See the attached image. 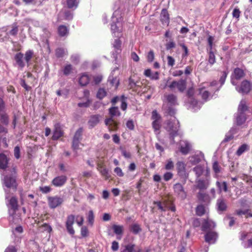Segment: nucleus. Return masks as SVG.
<instances>
[{
  "label": "nucleus",
  "instance_id": "nucleus-6",
  "mask_svg": "<svg viewBox=\"0 0 252 252\" xmlns=\"http://www.w3.org/2000/svg\"><path fill=\"white\" fill-rule=\"evenodd\" d=\"M210 185V178L205 179L199 178L195 181V187L201 191H204L208 189Z\"/></svg>",
  "mask_w": 252,
  "mask_h": 252
},
{
  "label": "nucleus",
  "instance_id": "nucleus-58",
  "mask_svg": "<svg viewBox=\"0 0 252 252\" xmlns=\"http://www.w3.org/2000/svg\"><path fill=\"white\" fill-rule=\"evenodd\" d=\"M154 57L155 55L153 51L151 50L149 52L147 55V58L148 61L149 62H152L154 59Z\"/></svg>",
  "mask_w": 252,
  "mask_h": 252
},
{
  "label": "nucleus",
  "instance_id": "nucleus-8",
  "mask_svg": "<svg viewBox=\"0 0 252 252\" xmlns=\"http://www.w3.org/2000/svg\"><path fill=\"white\" fill-rule=\"evenodd\" d=\"M63 201L62 198L58 196L48 197L49 206L52 209H54L61 205Z\"/></svg>",
  "mask_w": 252,
  "mask_h": 252
},
{
  "label": "nucleus",
  "instance_id": "nucleus-21",
  "mask_svg": "<svg viewBox=\"0 0 252 252\" xmlns=\"http://www.w3.org/2000/svg\"><path fill=\"white\" fill-rule=\"evenodd\" d=\"M154 203L157 205L158 209L161 211H165L169 208V202L165 200L163 201H155Z\"/></svg>",
  "mask_w": 252,
  "mask_h": 252
},
{
  "label": "nucleus",
  "instance_id": "nucleus-38",
  "mask_svg": "<svg viewBox=\"0 0 252 252\" xmlns=\"http://www.w3.org/2000/svg\"><path fill=\"white\" fill-rule=\"evenodd\" d=\"M130 231L134 234H137L141 231V229L138 224L133 223L130 226Z\"/></svg>",
  "mask_w": 252,
  "mask_h": 252
},
{
  "label": "nucleus",
  "instance_id": "nucleus-52",
  "mask_svg": "<svg viewBox=\"0 0 252 252\" xmlns=\"http://www.w3.org/2000/svg\"><path fill=\"white\" fill-rule=\"evenodd\" d=\"M106 94V92L103 89H99L97 93V97L99 99L103 98Z\"/></svg>",
  "mask_w": 252,
  "mask_h": 252
},
{
  "label": "nucleus",
  "instance_id": "nucleus-62",
  "mask_svg": "<svg viewBox=\"0 0 252 252\" xmlns=\"http://www.w3.org/2000/svg\"><path fill=\"white\" fill-rule=\"evenodd\" d=\"M80 141L79 140H76L74 138L73 139L72 146L74 150H76L78 149Z\"/></svg>",
  "mask_w": 252,
  "mask_h": 252
},
{
  "label": "nucleus",
  "instance_id": "nucleus-3",
  "mask_svg": "<svg viewBox=\"0 0 252 252\" xmlns=\"http://www.w3.org/2000/svg\"><path fill=\"white\" fill-rule=\"evenodd\" d=\"M122 17L119 11H115L112 16L111 30L114 36L119 37L122 31Z\"/></svg>",
  "mask_w": 252,
  "mask_h": 252
},
{
  "label": "nucleus",
  "instance_id": "nucleus-41",
  "mask_svg": "<svg viewBox=\"0 0 252 252\" xmlns=\"http://www.w3.org/2000/svg\"><path fill=\"white\" fill-rule=\"evenodd\" d=\"M33 55V52L32 50H28L26 52L24 59L28 64H29V62L32 58Z\"/></svg>",
  "mask_w": 252,
  "mask_h": 252
},
{
  "label": "nucleus",
  "instance_id": "nucleus-43",
  "mask_svg": "<svg viewBox=\"0 0 252 252\" xmlns=\"http://www.w3.org/2000/svg\"><path fill=\"white\" fill-rule=\"evenodd\" d=\"M94 214L92 210H90L88 213L87 220L89 224L92 225L94 222Z\"/></svg>",
  "mask_w": 252,
  "mask_h": 252
},
{
  "label": "nucleus",
  "instance_id": "nucleus-31",
  "mask_svg": "<svg viewBox=\"0 0 252 252\" xmlns=\"http://www.w3.org/2000/svg\"><path fill=\"white\" fill-rule=\"evenodd\" d=\"M197 198L199 200L207 202L209 201V195L204 191L200 190L197 193Z\"/></svg>",
  "mask_w": 252,
  "mask_h": 252
},
{
  "label": "nucleus",
  "instance_id": "nucleus-4",
  "mask_svg": "<svg viewBox=\"0 0 252 252\" xmlns=\"http://www.w3.org/2000/svg\"><path fill=\"white\" fill-rule=\"evenodd\" d=\"M179 127V123L175 118L173 120V122H169L167 123V126L165 128L170 133V137L172 142L174 143V137L177 135V132Z\"/></svg>",
  "mask_w": 252,
  "mask_h": 252
},
{
  "label": "nucleus",
  "instance_id": "nucleus-12",
  "mask_svg": "<svg viewBox=\"0 0 252 252\" xmlns=\"http://www.w3.org/2000/svg\"><path fill=\"white\" fill-rule=\"evenodd\" d=\"M227 74H228V71H223L222 73H221V75L220 77V85L219 87H216V85H217V83L216 82V81H214L213 82H212L210 84V86L209 87L210 88H212V87H215V88L213 89H212V91H214L216 88L217 89V91H219V89L223 85V84L225 82V79L227 76Z\"/></svg>",
  "mask_w": 252,
  "mask_h": 252
},
{
  "label": "nucleus",
  "instance_id": "nucleus-44",
  "mask_svg": "<svg viewBox=\"0 0 252 252\" xmlns=\"http://www.w3.org/2000/svg\"><path fill=\"white\" fill-rule=\"evenodd\" d=\"M205 207L202 205H198L196 209V213L198 216H201L205 214Z\"/></svg>",
  "mask_w": 252,
  "mask_h": 252
},
{
  "label": "nucleus",
  "instance_id": "nucleus-40",
  "mask_svg": "<svg viewBox=\"0 0 252 252\" xmlns=\"http://www.w3.org/2000/svg\"><path fill=\"white\" fill-rule=\"evenodd\" d=\"M114 233L119 235L123 233L124 227L122 225H114L112 227Z\"/></svg>",
  "mask_w": 252,
  "mask_h": 252
},
{
  "label": "nucleus",
  "instance_id": "nucleus-10",
  "mask_svg": "<svg viewBox=\"0 0 252 252\" xmlns=\"http://www.w3.org/2000/svg\"><path fill=\"white\" fill-rule=\"evenodd\" d=\"M186 164L181 161H178L176 163V168L178 175L183 178H186L188 174L186 171Z\"/></svg>",
  "mask_w": 252,
  "mask_h": 252
},
{
  "label": "nucleus",
  "instance_id": "nucleus-50",
  "mask_svg": "<svg viewBox=\"0 0 252 252\" xmlns=\"http://www.w3.org/2000/svg\"><path fill=\"white\" fill-rule=\"evenodd\" d=\"M66 51L63 48H58L56 51V55L57 57H62L66 54Z\"/></svg>",
  "mask_w": 252,
  "mask_h": 252
},
{
  "label": "nucleus",
  "instance_id": "nucleus-54",
  "mask_svg": "<svg viewBox=\"0 0 252 252\" xmlns=\"http://www.w3.org/2000/svg\"><path fill=\"white\" fill-rule=\"evenodd\" d=\"M101 174L106 179H107L109 177L108 170L105 168L101 167L99 169Z\"/></svg>",
  "mask_w": 252,
  "mask_h": 252
},
{
  "label": "nucleus",
  "instance_id": "nucleus-59",
  "mask_svg": "<svg viewBox=\"0 0 252 252\" xmlns=\"http://www.w3.org/2000/svg\"><path fill=\"white\" fill-rule=\"evenodd\" d=\"M165 46L167 50H170L175 47V43L172 40H171L167 43Z\"/></svg>",
  "mask_w": 252,
  "mask_h": 252
},
{
  "label": "nucleus",
  "instance_id": "nucleus-51",
  "mask_svg": "<svg viewBox=\"0 0 252 252\" xmlns=\"http://www.w3.org/2000/svg\"><path fill=\"white\" fill-rule=\"evenodd\" d=\"M173 177V174L171 172H165L163 176V178L165 181H168L171 180Z\"/></svg>",
  "mask_w": 252,
  "mask_h": 252
},
{
  "label": "nucleus",
  "instance_id": "nucleus-33",
  "mask_svg": "<svg viewBox=\"0 0 252 252\" xmlns=\"http://www.w3.org/2000/svg\"><path fill=\"white\" fill-rule=\"evenodd\" d=\"M250 147L248 145L246 144H243L239 147L238 149L236 152V154L237 156H240L245 152L248 151Z\"/></svg>",
  "mask_w": 252,
  "mask_h": 252
},
{
  "label": "nucleus",
  "instance_id": "nucleus-56",
  "mask_svg": "<svg viewBox=\"0 0 252 252\" xmlns=\"http://www.w3.org/2000/svg\"><path fill=\"white\" fill-rule=\"evenodd\" d=\"M214 41V38L212 36H209L208 38V43L209 47L207 48V50H213V43Z\"/></svg>",
  "mask_w": 252,
  "mask_h": 252
},
{
  "label": "nucleus",
  "instance_id": "nucleus-29",
  "mask_svg": "<svg viewBox=\"0 0 252 252\" xmlns=\"http://www.w3.org/2000/svg\"><path fill=\"white\" fill-rule=\"evenodd\" d=\"M8 160L6 157L3 154H0V168L5 169Z\"/></svg>",
  "mask_w": 252,
  "mask_h": 252
},
{
  "label": "nucleus",
  "instance_id": "nucleus-32",
  "mask_svg": "<svg viewBox=\"0 0 252 252\" xmlns=\"http://www.w3.org/2000/svg\"><path fill=\"white\" fill-rule=\"evenodd\" d=\"M160 17L161 21L162 23H169V15L166 9H163L162 10L160 14Z\"/></svg>",
  "mask_w": 252,
  "mask_h": 252
},
{
  "label": "nucleus",
  "instance_id": "nucleus-27",
  "mask_svg": "<svg viewBox=\"0 0 252 252\" xmlns=\"http://www.w3.org/2000/svg\"><path fill=\"white\" fill-rule=\"evenodd\" d=\"M217 206L218 210L220 211H225L227 208L226 202L223 198H219L217 200Z\"/></svg>",
  "mask_w": 252,
  "mask_h": 252
},
{
  "label": "nucleus",
  "instance_id": "nucleus-15",
  "mask_svg": "<svg viewBox=\"0 0 252 252\" xmlns=\"http://www.w3.org/2000/svg\"><path fill=\"white\" fill-rule=\"evenodd\" d=\"M8 208L10 209V212L12 211L14 214L18 209V200L16 197L13 196L10 199L8 200V203L7 204Z\"/></svg>",
  "mask_w": 252,
  "mask_h": 252
},
{
  "label": "nucleus",
  "instance_id": "nucleus-24",
  "mask_svg": "<svg viewBox=\"0 0 252 252\" xmlns=\"http://www.w3.org/2000/svg\"><path fill=\"white\" fill-rule=\"evenodd\" d=\"M167 102L171 105H176L178 104L177 96L174 94H168L164 95Z\"/></svg>",
  "mask_w": 252,
  "mask_h": 252
},
{
  "label": "nucleus",
  "instance_id": "nucleus-48",
  "mask_svg": "<svg viewBox=\"0 0 252 252\" xmlns=\"http://www.w3.org/2000/svg\"><path fill=\"white\" fill-rule=\"evenodd\" d=\"M0 121L2 123L7 125L8 124V119L7 115L3 113H0Z\"/></svg>",
  "mask_w": 252,
  "mask_h": 252
},
{
  "label": "nucleus",
  "instance_id": "nucleus-7",
  "mask_svg": "<svg viewBox=\"0 0 252 252\" xmlns=\"http://www.w3.org/2000/svg\"><path fill=\"white\" fill-rule=\"evenodd\" d=\"M252 87V84L249 81L244 80L241 83L240 87H236V90L243 94H247L251 91Z\"/></svg>",
  "mask_w": 252,
  "mask_h": 252
},
{
  "label": "nucleus",
  "instance_id": "nucleus-1",
  "mask_svg": "<svg viewBox=\"0 0 252 252\" xmlns=\"http://www.w3.org/2000/svg\"><path fill=\"white\" fill-rule=\"evenodd\" d=\"M2 187L5 192V199H8L9 197V193L8 189H12L16 191L17 187V183L16 181V171L15 168L10 175H6L1 179Z\"/></svg>",
  "mask_w": 252,
  "mask_h": 252
},
{
  "label": "nucleus",
  "instance_id": "nucleus-37",
  "mask_svg": "<svg viewBox=\"0 0 252 252\" xmlns=\"http://www.w3.org/2000/svg\"><path fill=\"white\" fill-rule=\"evenodd\" d=\"M246 117L245 114H237L236 116V122L238 125L243 124L246 121Z\"/></svg>",
  "mask_w": 252,
  "mask_h": 252
},
{
  "label": "nucleus",
  "instance_id": "nucleus-53",
  "mask_svg": "<svg viewBox=\"0 0 252 252\" xmlns=\"http://www.w3.org/2000/svg\"><path fill=\"white\" fill-rule=\"evenodd\" d=\"M190 107H192L193 109L196 110L200 108V106H198V102L194 99L191 98L190 100Z\"/></svg>",
  "mask_w": 252,
  "mask_h": 252
},
{
  "label": "nucleus",
  "instance_id": "nucleus-13",
  "mask_svg": "<svg viewBox=\"0 0 252 252\" xmlns=\"http://www.w3.org/2000/svg\"><path fill=\"white\" fill-rule=\"evenodd\" d=\"M174 190L178 195L182 199H185L186 197V193L183 187L180 183H177L174 185Z\"/></svg>",
  "mask_w": 252,
  "mask_h": 252
},
{
  "label": "nucleus",
  "instance_id": "nucleus-25",
  "mask_svg": "<svg viewBox=\"0 0 252 252\" xmlns=\"http://www.w3.org/2000/svg\"><path fill=\"white\" fill-rule=\"evenodd\" d=\"M63 134L62 131L59 124L55 126V129L54 130L52 139L53 140H57L62 136Z\"/></svg>",
  "mask_w": 252,
  "mask_h": 252
},
{
  "label": "nucleus",
  "instance_id": "nucleus-16",
  "mask_svg": "<svg viewBox=\"0 0 252 252\" xmlns=\"http://www.w3.org/2000/svg\"><path fill=\"white\" fill-rule=\"evenodd\" d=\"M215 226V223L212 220L209 219L204 220V222L202 224V230L203 231H206L208 230L214 228Z\"/></svg>",
  "mask_w": 252,
  "mask_h": 252
},
{
  "label": "nucleus",
  "instance_id": "nucleus-14",
  "mask_svg": "<svg viewBox=\"0 0 252 252\" xmlns=\"http://www.w3.org/2000/svg\"><path fill=\"white\" fill-rule=\"evenodd\" d=\"M14 60L16 62V64L18 66L22 69L25 66V63L24 61V54L21 52H19L14 56Z\"/></svg>",
  "mask_w": 252,
  "mask_h": 252
},
{
  "label": "nucleus",
  "instance_id": "nucleus-30",
  "mask_svg": "<svg viewBox=\"0 0 252 252\" xmlns=\"http://www.w3.org/2000/svg\"><path fill=\"white\" fill-rule=\"evenodd\" d=\"M58 33L61 36H64L68 34V28L64 25H61L58 28Z\"/></svg>",
  "mask_w": 252,
  "mask_h": 252
},
{
  "label": "nucleus",
  "instance_id": "nucleus-36",
  "mask_svg": "<svg viewBox=\"0 0 252 252\" xmlns=\"http://www.w3.org/2000/svg\"><path fill=\"white\" fill-rule=\"evenodd\" d=\"M205 86H203L199 89V93L201 94L202 97L205 100H207L209 97L210 94L208 91L205 90Z\"/></svg>",
  "mask_w": 252,
  "mask_h": 252
},
{
  "label": "nucleus",
  "instance_id": "nucleus-11",
  "mask_svg": "<svg viewBox=\"0 0 252 252\" xmlns=\"http://www.w3.org/2000/svg\"><path fill=\"white\" fill-rule=\"evenodd\" d=\"M75 220V216L70 215L67 216L66 221V227L68 233L71 235H74L75 231L72 227Z\"/></svg>",
  "mask_w": 252,
  "mask_h": 252
},
{
  "label": "nucleus",
  "instance_id": "nucleus-47",
  "mask_svg": "<svg viewBox=\"0 0 252 252\" xmlns=\"http://www.w3.org/2000/svg\"><path fill=\"white\" fill-rule=\"evenodd\" d=\"M72 70V67L71 64L65 65L63 69V73L65 75H68Z\"/></svg>",
  "mask_w": 252,
  "mask_h": 252
},
{
  "label": "nucleus",
  "instance_id": "nucleus-64",
  "mask_svg": "<svg viewBox=\"0 0 252 252\" xmlns=\"http://www.w3.org/2000/svg\"><path fill=\"white\" fill-rule=\"evenodd\" d=\"M81 234L82 237H87L88 235V230L86 226H83L81 228Z\"/></svg>",
  "mask_w": 252,
  "mask_h": 252
},
{
  "label": "nucleus",
  "instance_id": "nucleus-49",
  "mask_svg": "<svg viewBox=\"0 0 252 252\" xmlns=\"http://www.w3.org/2000/svg\"><path fill=\"white\" fill-rule=\"evenodd\" d=\"M200 161V159L197 155H194L189 158V161L193 164H197Z\"/></svg>",
  "mask_w": 252,
  "mask_h": 252
},
{
  "label": "nucleus",
  "instance_id": "nucleus-22",
  "mask_svg": "<svg viewBox=\"0 0 252 252\" xmlns=\"http://www.w3.org/2000/svg\"><path fill=\"white\" fill-rule=\"evenodd\" d=\"M180 151L183 154H187L190 149L189 143L187 141H181L180 142Z\"/></svg>",
  "mask_w": 252,
  "mask_h": 252
},
{
  "label": "nucleus",
  "instance_id": "nucleus-45",
  "mask_svg": "<svg viewBox=\"0 0 252 252\" xmlns=\"http://www.w3.org/2000/svg\"><path fill=\"white\" fill-rule=\"evenodd\" d=\"M109 113L112 116H119L120 114L118 108L116 107L110 108Z\"/></svg>",
  "mask_w": 252,
  "mask_h": 252
},
{
  "label": "nucleus",
  "instance_id": "nucleus-5",
  "mask_svg": "<svg viewBox=\"0 0 252 252\" xmlns=\"http://www.w3.org/2000/svg\"><path fill=\"white\" fill-rule=\"evenodd\" d=\"M152 119L153 120L152 126L156 133L158 134V131L161 127V117L156 110L152 112Z\"/></svg>",
  "mask_w": 252,
  "mask_h": 252
},
{
  "label": "nucleus",
  "instance_id": "nucleus-26",
  "mask_svg": "<svg viewBox=\"0 0 252 252\" xmlns=\"http://www.w3.org/2000/svg\"><path fill=\"white\" fill-rule=\"evenodd\" d=\"M90 78L86 73H82L79 78V82L81 86H86L90 82Z\"/></svg>",
  "mask_w": 252,
  "mask_h": 252
},
{
  "label": "nucleus",
  "instance_id": "nucleus-61",
  "mask_svg": "<svg viewBox=\"0 0 252 252\" xmlns=\"http://www.w3.org/2000/svg\"><path fill=\"white\" fill-rule=\"evenodd\" d=\"M40 190L44 193H47L51 191V189L49 186H44L40 187Z\"/></svg>",
  "mask_w": 252,
  "mask_h": 252
},
{
  "label": "nucleus",
  "instance_id": "nucleus-34",
  "mask_svg": "<svg viewBox=\"0 0 252 252\" xmlns=\"http://www.w3.org/2000/svg\"><path fill=\"white\" fill-rule=\"evenodd\" d=\"M208 53V63L212 66L216 63V57L213 50H207Z\"/></svg>",
  "mask_w": 252,
  "mask_h": 252
},
{
  "label": "nucleus",
  "instance_id": "nucleus-35",
  "mask_svg": "<svg viewBox=\"0 0 252 252\" xmlns=\"http://www.w3.org/2000/svg\"><path fill=\"white\" fill-rule=\"evenodd\" d=\"M216 186L219 188L220 192H221L222 191L226 192L227 191V185L225 182L220 183L219 181H217L216 182Z\"/></svg>",
  "mask_w": 252,
  "mask_h": 252
},
{
  "label": "nucleus",
  "instance_id": "nucleus-9",
  "mask_svg": "<svg viewBox=\"0 0 252 252\" xmlns=\"http://www.w3.org/2000/svg\"><path fill=\"white\" fill-rule=\"evenodd\" d=\"M67 179V178L65 175L58 176L52 180L51 184L56 187H61L65 184Z\"/></svg>",
  "mask_w": 252,
  "mask_h": 252
},
{
  "label": "nucleus",
  "instance_id": "nucleus-2",
  "mask_svg": "<svg viewBox=\"0 0 252 252\" xmlns=\"http://www.w3.org/2000/svg\"><path fill=\"white\" fill-rule=\"evenodd\" d=\"M170 79H164L165 82L164 85H161L160 87L162 89L169 88V90L173 92H175L177 90L180 92H183L186 88V81L183 79H180L178 81L174 80L170 82Z\"/></svg>",
  "mask_w": 252,
  "mask_h": 252
},
{
  "label": "nucleus",
  "instance_id": "nucleus-23",
  "mask_svg": "<svg viewBox=\"0 0 252 252\" xmlns=\"http://www.w3.org/2000/svg\"><path fill=\"white\" fill-rule=\"evenodd\" d=\"M100 116L98 115H93L90 117L88 124L91 128L96 126L99 122Z\"/></svg>",
  "mask_w": 252,
  "mask_h": 252
},
{
  "label": "nucleus",
  "instance_id": "nucleus-19",
  "mask_svg": "<svg viewBox=\"0 0 252 252\" xmlns=\"http://www.w3.org/2000/svg\"><path fill=\"white\" fill-rule=\"evenodd\" d=\"M205 241L209 244L214 243L217 238V234L213 231L208 232L205 236Z\"/></svg>",
  "mask_w": 252,
  "mask_h": 252
},
{
  "label": "nucleus",
  "instance_id": "nucleus-18",
  "mask_svg": "<svg viewBox=\"0 0 252 252\" xmlns=\"http://www.w3.org/2000/svg\"><path fill=\"white\" fill-rule=\"evenodd\" d=\"M244 73L243 70L239 68L235 69L234 71V78H232L231 79V83L233 85H236V83L235 81V79H240L242 77L244 76Z\"/></svg>",
  "mask_w": 252,
  "mask_h": 252
},
{
  "label": "nucleus",
  "instance_id": "nucleus-57",
  "mask_svg": "<svg viewBox=\"0 0 252 252\" xmlns=\"http://www.w3.org/2000/svg\"><path fill=\"white\" fill-rule=\"evenodd\" d=\"M18 32V27L16 24H15V25H13L12 29L9 32V33H10V34H11L12 35L15 36L17 34Z\"/></svg>",
  "mask_w": 252,
  "mask_h": 252
},
{
  "label": "nucleus",
  "instance_id": "nucleus-46",
  "mask_svg": "<svg viewBox=\"0 0 252 252\" xmlns=\"http://www.w3.org/2000/svg\"><path fill=\"white\" fill-rule=\"evenodd\" d=\"M83 132V128H79L75 132V134L74 135L73 138L76 140H81L82 137V134Z\"/></svg>",
  "mask_w": 252,
  "mask_h": 252
},
{
  "label": "nucleus",
  "instance_id": "nucleus-63",
  "mask_svg": "<svg viewBox=\"0 0 252 252\" xmlns=\"http://www.w3.org/2000/svg\"><path fill=\"white\" fill-rule=\"evenodd\" d=\"M167 59V64L168 66H173L175 64V60L171 56H168Z\"/></svg>",
  "mask_w": 252,
  "mask_h": 252
},
{
  "label": "nucleus",
  "instance_id": "nucleus-42",
  "mask_svg": "<svg viewBox=\"0 0 252 252\" xmlns=\"http://www.w3.org/2000/svg\"><path fill=\"white\" fill-rule=\"evenodd\" d=\"M193 171L195 172L197 178L200 177L203 171V167L200 165H197L193 169Z\"/></svg>",
  "mask_w": 252,
  "mask_h": 252
},
{
  "label": "nucleus",
  "instance_id": "nucleus-17",
  "mask_svg": "<svg viewBox=\"0 0 252 252\" xmlns=\"http://www.w3.org/2000/svg\"><path fill=\"white\" fill-rule=\"evenodd\" d=\"M116 70H118V67H115L114 69V70L111 72L108 78V81L111 85L115 87V88H117L119 84V79L116 76H114V72Z\"/></svg>",
  "mask_w": 252,
  "mask_h": 252
},
{
  "label": "nucleus",
  "instance_id": "nucleus-20",
  "mask_svg": "<svg viewBox=\"0 0 252 252\" xmlns=\"http://www.w3.org/2000/svg\"><path fill=\"white\" fill-rule=\"evenodd\" d=\"M105 125L108 126L110 131H114L117 129L118 124L112 118L106 119Z\"/></svg>",
  "mask_w": 252,
  "mask_h": 252
},
{
  "label": "nucleus",
  "instance_id": "nucleus-60",
  "mask_svg": "<svg viewBox=\"0 0 252 252\" xmlns=\"http://www.w3.org/2000/svg\"><path fill=\"white\" fill-rule=\"evenodd\" d=\"M213 169L216 173H219L220 172V166L217 161L214 162L213 165Z\"/></svg>",
  "mask_w": 252,
  "mask_h": 252
},
{
  "label": "nucleus",
  "instance_id": "nucleus-39",
  "mask_svg": "<svg viewBox=\"0 0 252 252\" xmlns=\"http://www.w3.org/2000/svg\"><path fill=\"white\" fill-rule=\"evenodd\" d=\"M174 163L171 158L168 159L165 162L164 169L166 170H170L174 169Z\"/></svg>",
  "mask_w": 252,
  "mask_h": 252
},
{
  "label": "nucleus",
  "instance_id": "nucleus-55",
  "mask_svg": "<svg viewBox=\"0 0 252 252\" xmlns=\"http://www.w3.org/2000/svg\"><path fill=\"white\" fill-rule=\"evenodd\" d=\"M135 245L133 244H128L125 247V249L121 252H132Z\"/></svg>",
  "mask_w": 252,
  "mask_h": 252
},
{
  "label": "nucleus",
  "instance_id": "nucleus-28",
  "mask_svg": "<svg viewBox=\"0 0 252 252\" xmlns=\"http://www.w3.org/2000/svg\"><path fill=\"white\" fill-rule=\"evenodd\" d=\"M248 110L245 100L242 99L238 106L237 114H245V112Z\"/></svg>",
  "mask_w": 252,
  "mask_h": 252
}]
</instances>
